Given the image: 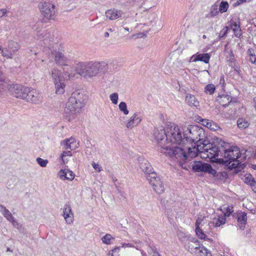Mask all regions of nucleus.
<instances>
[{
    "mask_svg": "<svg viewBox=\"0 0 256 256\" xmlns=\"http://www.w3.org/2000/svg\"><path fill=\"white\" fill-rule=\"evenodd\" d=\"M200 242L196 238H191L188 240L185 246L186 248L191 253L196 254L200 246Z\"/></svg>",
    "mask_w": 256,
    "mask_h": 256,
    "instance_id": "obj_19",
    "label": "nucleus"
},
{
    "mask_svg": "<svg viewBox=\"0 0 256 256\" xmlns=\"http://www.w3.org/2000/svg\"><path fill=\"white\" fill-rule=\"evenodd\" d=\"M206 217L204 216H202V215L198 216L195 224V231L197 236L199 238L204 240H209L210 239L207 237L204 230L201 228V227L206 223L204 221Z\"/></svg>",
    "mask_w": 256,
    "mask_h": 256,
    "instance_id": "obj_14",
    "label": "nucleus"
},
{
    "mask_svg": "<svg viewBox=\"0 0 256 256\" xmlns=\"http://www.w3.org/2000/svg\"><path fill=\"white\" fill-rule=\"evenodd\" d=\"M202 124L207 127L208 128L213 130H216L218 129L219 126L218 125L214 122L210 121L208 120H202Z\"/></svg>",
    "mask_w": 256,
    "mask_h": 256,
    "instance_id": "obj_29",
    "label": "nucleus"
},
{
    "mask_svg": "<svg viewBox=\"0 0 256 256\" xmlns=\"http://www.w3.org/2000/svg\"><path fill=\"white\" fill-rule=\"evenodd\" d=\"M122 30H124L126 32H127V34H128L130 32V29L128 28L124 27V26H122L120 30V32H122Z\"/></svg>",
    "mask_w": 256,
    "mask_h": 256,
    "instance_id": "obj_54",
    "label": "nucleus"
},
{
    "mask_svg": "<svg viewBox=\"0 0 256 256\" xmlns=\"http://www.w3.org/2000/svg\"><path fill=\"white\" fill-rule=\"evenodd\" d=\"M120 250V247H116L114 249H113L112 252H109V255H111V256H114L113 254L114 252H118Z\"/></svg>",
    "mask_w": 256,
    "mask_h": 256,
    "instance_id": "obj_52",
    "label": "nucleus"
},
{
    "mask_svg": "<svg viewBox=\"0 0 256 256\" xmlns=\"http://www.w3.org/2000/svg\"><path fill=\"white\" fill-rule=\"evenodd\" d=\"M248 52H250V50H248ZM250 62L252 64H254L256 62V56L254 54H252L251 53H250Z\"/></svg>",
    "mask_w": 256,
    "mask_h": 256,
    "instance_id": "obj_51",
    "label": "nucleus"
},
{
    "mask_svg": "<svg viewBox=\"0 0 256 256\" xmlns=\"http://www.w3.org/2000/svg\"><path fill=\"white\" fill-rule=\"evenodd\" d=\"M126 246H129V247H130L132 246L131 245L129 244H122V248H126Z\"/></svg>",
    "mask_w": 256,
    "mask_h": 256,
    "instance_id": "obj_55",
    "label": "nucleus"
},
{
    "mask_svg": "<svg viewBox=\"0 0 256 256\" xmlns=\"http://www.w3.org/2000/svg\"><path fill=\"white\" fill-rule=\"evenodd\" d=\"M108 70V64L104 61L79 62L76 68L78 75L88 78H92L98 74H105Z\"/></svg>",
    "mask_w": 256,
    "mask_h": 256,
    "instance_id": "obj_4",
    "label": "nucleus"
},
{
    "mask_svg": "<svg viewBox=\"0 0 256 256\" xmlns=\"http://www.w3.org/2000/svg\"><path fill=\"white\" fill-rule=\"evenodd\" d=\"M202 142L199 141L194 144V147H190V145H186L185 148L180 147L170 148L168 146H162V152L168 156L171 159L178 162L181 166L184 167L183 164L187 162L189 158H193L196 156L198 154L201 157L202 154Z\"/></svg>",
    "mask_w": 256,
    "mask_h": 256,
    "instance_id": "obj_1",
    "label": "nucleus"
},
{
    "mask_svg": "<svg viewBox=\"0 0 256 256\" xmlns=\"http://www.w3.org/2000/svg\"><path fill=\"white\" fill-rule=\"evenodd\" d=\"M63 216L68 224H72L74 222V216L69 203L65 204L63 208Z\"/></svg>",
    "mask_w": 256,
    "mask_h": 256,
    "instance_id": "obj_20",
    "label": "nucleus"
},
{
    "mask_svg": "<svg viewBox=\"0 0 256 256\" xmlns=\"http://www.w3.org/2000/svg\"><path fill=\"white\" fill-rule=\"evenodd\" d=\"M38 8L46 19H54L56 14V8L54 4L50 2H42L39 4Z\"/></svg>",
    "mask_w": 256,
    "mask_h": 256,
    "instance_id": "obj_10",
    "label": "nucleus"
},
{
    "mask_svg": "<svg viewBox=\"0 0 256 256\" xmlns=\"http://www.w3.org/2000/svg\"><path fill=\"white\" fill-rule=\"evenodd\" d=\"M6 251L7 252H12V250H11L10 248H8L7 250H6Z\"/></svg>",
    "mask_w": 256,
    "mask_h": 256,
    "instance_id": "obj_63",
    "label": "nucleus"
},
{
    "mask_svg": "<svg viewBox=\"0 0 256 256\" xmlns=\"http://www.w3.org/2000/svg\"><path fill=\"white\" fill-rule=\"evenodd\" d=\"M107 18L110 20H114L122 16V12L120 10H109L106 12Z\"/></svg>",
    "mask_w": 256,
    "mask_h": 256,
    "instance_id": "obj_26",
    "label": "nucleus"
},
{
    "mask_svg": "<svg viewBox=\"0 0 256 256\" xmlns=\"http://www.w3.org/2000/svg\"><path fill=\"white\" fill-rule=\"evenodd\" d=\"M166 146L170 148H176L173 146L172 144H182V145L183 138L182 136L181 131L178 126L173 124L167 127Z\"/></svg>",
    "mask_w": 256,
    "mask_h": 256,
    "instance_id": "obj_8",
    "label": "nucleus"
},
{
    "mask_svg": "<svg viewBox=\"0 0 256 256\" xmlns=\"http://www.w3.org/2000/svg\"><path fill=\"white\" fill-rule=\"evenodd\" d=\"M28 91V96L24 99L28 102L34 104H39L42 102V96L37 90L29 88Z\"/></svg>",
    "mask_w": 256,
    "mask_h": 256,
    "instance_id": "obj_16",
    "label": "nucleus"
},
{
    "mask_svg": "<svg viewBox=\"0 0 256 256\" xmlns=\"http://www.w3.org/2000/svg\"><path fill=\"white\" fill-rule=\"evenodd\" d=\"M226 223V218L224 216H218L217 218H214L212 221L208 222V226L210 228L213 227H218Z\"/></svg>",
    "mask_w": 256,
    "mask_h": 256,
    "instance_id": "obj_24",
    "label": "nucleus"
},
{
    "mask_svg": "<svg viewBox=\"0 0 256 256\" xmlns=\"http://www.w3.org/2000/svg\"><path fill=\"white\" fill-rule=\"evenodd\" d=\"M36 162L42 167H46L48 164V160H44L40 158H38L36 159Z\"/></svg>",
    "mask_w": 256,
    "mask_h": 256,
    "instance_id": "obj_46",
    "label": "nucleus"
},
{
    "mask_svg": "<svg viewBox=\"0 0 256 256\" xmlns=\"http://www.w3.org/2000/svg\"><path fill=\"white\" fill-rule=\"evenodd\" d=\"M72 150H68L64 151L60 154L62 160L64 164H66L68 162V160L66 158V156H72Z\"/></svg>",
    "mask_w": 256,
    "mask_h": 256,
    "instance_id": "obj_39",
    "label": "nucleus"
},
{
    "mask_svg": "<svg viewBox=\"0 0 256 256\" xmlns=\"http://www.w3.org/2000/svg\"><path fill=\"white\" fill-rule=\"evenodd\" d=\"M0 208H1L0 211L2 214L8 221L12 220L13 216L12 214L6 207L2 205H0Z\"/></svg>",
    "mask_w": 256,
    "mask_h": 256,
    "instance_id": "obj_32",
    "label": "nucleus"
},
{
    "mask_svg": "<svg viewBox=\"0 0 256 256\" xmlns=\"http://www.w3.org/2000/svg\"><path fill=\"white\" fill-rule=\"evenodd\" d=\"M61 144L64 146V150H74L78 148V144L76 142L75 138L72 137L64 140Z\"/></svg>",
    "mask_w": 256,
    "mask_h": 256,
    "instance_id": "obj_21",
    "label": "nucleus"
},
{
    "mask_svg": "<svg viewBox=\"0 0 256 256\" xmlns=\"http://www.w3.org/2000/svg\"><path fill=\"white\" fill-rule=\"evenodd\" d=\"M6 12L7 10L6 8L0 9V18H2Z\"/></svg>",
    "mask_w": 256,
    "mask_h": 256,
    "instance_id": "obj_53",
    "label": "nucleus"
},
{
    "mask_svg": "<svg viewBox=\"0 0 256 256\" xmlns=\"http://www.w3.org/2000/svg\"><path fill=\"white\" fill-rule=\"evenodd\" d=\"M210 56L209 54H194L190 58V60L192 62H196L200 61L204 62L205 64H208L210 62Z\"/></svg>",
    "mask_w": 256,
    "mask_h": 256,
    "instance_id": "obj_22",
    "label": "nucleus"
},
{
    "mask_svg": "<svg viewBox=\"0 0 256 256\" xmlns=\"http://www.w3.org/2000/svg\"><path fill=\"white\" fill-rule=\"evenodd\" d=\"M10 222H12V224L16 228H18L20 226L18 222L14 219V218L13 217L12 220H9Z\"/></svg>",
    "mask_w": 256,
    "mask_h": 256,
    "instance_id": "obj_50",
    "label": "nucleus"
},
{
    "mask_svg": "<svg viewBox=\"0 0 256 256\" xmlns=\"http://www.w3.org/2000/svg\"><path fill=\"white\" fill-rule=\"evenodd\" d=\"M252 168L256 170V164H252Z\"/></svg>",
    "mask_w": 256,
    "mask_h": 256,
    "instance_id": "obj_59",
    "label": "nucleus"
},
{
    "mask_svg": "<svg viewBox=\"0 0 256 256\" xmlns=\"http://www.w3.org/2000/svg\"><path fill=\"white\" fill-rule=\"evenodd\" d=\"M224 151V163L230 169L236 168L240 164L237 160L241 154L239 148L236 146H231Z\"/></svg>",
    "mask_w": 256,
    "mask_h": 256,
    "instance_id": "obj_6",
    "label": "nucleus"
},
{
    "mask_svg": "<svg viewBox=\"0 0 256 256\" xmlns=\"http://www.w3.org/2000/svg\"><path fill=\"white\" fill-rule=\"evenodd\" d=\"M76 72H70V70H68L66 71H64V74L66 76V80H70L72 78H76V74H78L76 71L75 70Z\"/></svg>",
    "mask_w": 256,
    "mask_h": 256,
    "instance_id": "obj_40",
    "label": "nucleus"
},
{
    "mask_svg": "<svg viewBox=\"0 0 256 256\" xmlns=\"http://www.w3.org/2000/svg\"><path fill=\"white\" fill-rule=\"evenodd\" d=\"M183 131L182 145H190L192 142H202L204 130L196 125L185 124L182 127Z\"/></svg>",
    "mask_w": 256,
    "mask_h": 256,
    "instance_id": "obj_5",
    "label": "nucleus"
},
{
    "mask_svg": "<svg viewBox=\"0 0 256 256\" xmlns=\"http://www.w3.org/2000/svg\"><path fill=\"white\" fill-rule=\"evenodd\" d=\"M110 98L113 104H118V93L114 92L110 94Z\"/></svg>",
    "mask_w": 256,
    "mask_h": 256,
    "instance_id": "obj_45",
    "label": "nucleus"
},
{
    "mask_svg": "<svg viewBox=\"0 0 256 256\" xmlns=\"http://www.w3.org/2000/svg\"><path fill=\"white\" fill-rule=\"evenodd\" d=\"M228 8V4L226 2H222L219 8V11L221 13L226 12Z\"/></svg>",
    "mask_w": 256,
    "mask_h": 256,
    "instance_id": "obj_44",
    "label": "nucleus"
},
{
    "mask_svg": "<svg viewBox=\"0 0 256 256\" xmlns=\"http://www.w3.org/2000/svg\"><path fill=\"white\" fill-rule=\"evenodd\" d=\"M146 179L152 185L154 190L158 194H162L164 191V184L157 176L156 173H152L150 175L146 176Z\"/></svg>",
    "mask_w": 256,
    "mask_h": 256,
    "instance_id": "obj_11",
    "label": "nucleus"
},
{
    "mask_svg": "<svg viewBox=\"0 0 256 256\" xmlns=\"http://www.w3.org/2000/svg\"><path fill=\"white\" fill-rule=\"evenodd\" d=\"M115 238L111 234H107L102 238V242L106 244H110L112 243V240H114Z\"/></svg>",
    "mask_w": 256,
    "mask_h": 256,
    "instance_id": "obj_36",
    "label": "nucleus"
},
{
    "mask_svg": "<svg viewBox=\"0 0 256 256\" xmlns=\"http://www.w3.org/2000/svg\"><path fill=\"white\" fill-rule=\"evenodd\" d=\"M192 167V170L196 172H208L212 175L216 174V170L213 169L210 164L200 161L193 162Z\"/></svg>",
    "mask_w": 256,
    "mask_h": 256,
    "instance_id": "obj_13",
    "label": "nucleus"
},
{
    "mask_svg": "<svg viewBox=\"0 0 256 256\" xmlns=\"http://www.w3.org/2000/svg\"><path fill=\"white\" fill-rule=\"evenodd\" d=\"M104 37H106V38H108V36H109V33H108V32H106L104 33Z\"/></svg>",
    "mask_w": 256,
    "mask_h": 256,
    "instance_id": "obj_58",
    "label": "nucleus"
},
{
    "mask_svg": "<svg viewBox=\"0 0 256 256\" xmlns=\"http://www.w3.org/2000/svg\"><path fill=\"white\" fill-rule=\"evenodd\" d=\"M8 45L9 46V48H10L14 54L16 51L18 50L20 48V46L18 44L15 42H10Z\"/></svg>",
    "mask_w": 256,
    "mask_h": 256,
    "instance_id": "obj_43",
    "label": "nucleus"
},
{
    "mask_svg": "<svg viewBox=\"0 0 256 256\" xmlns=\"http://www.w3.org/2000/svg\"><path fill=\"white\" fill-rule=\"evenodd\" d=\"M224 216H229L230 214L233 212V207L232 206H224L222 208Z\"/></svg>",
    "mask_w": 256,
    "mask_h": 256,
    "instance_id": "obj_41",
    "label": "nucleus"
},
{
    "mask_svg": "<svg viewBox=\"0 0 256 256\" xmlns=\"http://www.w3.org/2000/svg\"><path fill=\"white\" fill-rule=\"evenodd\" d=\"M230 55L231 56H233L232 52L231 50H230Z\"/></svg>",
    "mask_w": 256,
    "mask_h": 256,
    "instance_id": "obj_62",
    "label": "nucleus"
},
{
    "mask_svg": "<svg viewBox=\"0 0 256 256\" xmlns=\"http://www.w3.org/2000/svg\"><path fill=\"white\" fill-rule=\"evenodd\" d=\"M37 38L38 39L44 40L45 46L48 48L50 51L57 64L60 66H67L66 58L59 50L60 44L58 42V40L53 30L38 32Z\"/></svg>",
    "mask_w": 256,
    "mask_h": 256,
    "instance_id": "obj_2",
    "label": "nucleus"
},
{
    "mask_svg": "<svg viewBox=\"0 0 256 256\" xmlns=\"http://www.w3.org/2000/svg\"><path fill=\"white\" fill-rule=\"evenodd\" d=\"M92 167L94 168L97 170L98 172H100L102 170V167L98 164H96L95 162H92Z\"/></svg>",
    "mask_w": 256,
    "mask_h": 256,
    "instance_id": "obj_48",
    "label": "nucleus"
},
{
    "mask_svg": "<svg viewBox=\"0 0 256 256\" xmlns=\"http://www.w3.org/2000/svg\"><path fill=\"white\" fill-rule=\"evenodd\" d=\"M187 104L190 106L198 107L199 106V102L195 96L191 94H187L186 97Z\"/></svg>",
    "mask_w": 256,
    "mask_h": 256,
    "instance_id": "obj_28",
    "label": "nucleus"
},
{
    "mask_svg": "<svg viewBox=\"0 0 256 256\" xmlns=\"http://www.w3.org/2000/svg\"><path fill=\"white\" fill-rule=\"evenodd\" d=\"M244 181L246 184L250 185L253 190L256 192V180L250 174H246L244 176Z\"/></svg>",
    "mask_w": 256,
    "mask_h": 256,
    "instance_id": "obj_27",
    "label": "nucleus"
},
{
    "mask_svg": "<svg viewBox=\"0 0 256 256\" xmlns=\"http://www.w3.org/2000/svg\"><path fill=\"white\" fill-rule=\"evenodd\" d=\"M220 84H224V76H222L220 78Z\"/></svg>",
    "mask_w": 256,
    "mask_h": 256,
    "instance_id": "obj_56",
    "label": "nucleus"
},
{
    "mask_svg": "<svg viewBox=\"0 0 256 256\" xmlns=\"http://www.w3.org/2000/svg\"><path fill=\"white\" fill-rule=\"evenodd\" d=\"M50 76L52 80L55 88V93L57 95H62L66 92V84L60 70L58 68H53L50 72Z\"/></svg>",
    "mask_w": 256,
    "mask_h": 256,
    "instance_id": "obj_7",
    "label": "nucleus"
},
{
    "mask_svg": "<svg viewBox=\"0 0 256 256\" xmlns=\"http://www.w3.org/2000/svg\"><path fill=\"white\" fill-rule=\"evenodd\" d=\"M228 30V26H224L220 32L219 34V38H222L226 35Z\"/></svg>",
    "mask_w": 256,
    "mask_h": 256,
    "instance_id": "obj_47",
    "label": "nucleus"
},
{
    "mask_svg": "<svg viewBox=\"0 0 256 256\" xmlns=\"http://www.w3.org/2000/svg\"><path fill=\"white\" fill-rule=\"evenodd\" d=\"M204 230H205V232H208L210 228H206V227L204 228Z\"/></svg>",
    "mask_w": 256,
    "mask_h": 256,
    "instance_id": "obj_60",
    "label": "nucleus"
},
{
    "mask_svg": "<svg viewBox=\"0 0 256 256\" xmlns=\"http://www.w3.org/2000/svg\"><path fill=\"white\" fill-rule=\"evenodd\" d=\"M216 90L215 86L212 84H207L204 88V92L208 94L212 95Z\"/></svg>",
    "mask_w": 256,
    "mask_h": 256,
    "instance_id": "obj_35",
    "label": "nucleus"
},
{
    "mask_svg": "<svg viewBox=\"0 0 256 256\" xmlns=\"http://www.w3.org/2000/svg\"><path fill=\"white\" fill-rule=\"evenodd\" d=\"M86 96L82 91L78 90L73 92L64 110V116L66 118L68 121L74 119L84 106Z\"/></svg>",
    "mask_w": 256,
    "mask_h": 256,
    "instance_id": "obj_3",
    "label": "nucleus"
},
{
    "mask_svg": "<svg viewBox=\"0 0 256 256\" xmlns=\"http://www.w3.org/2000/svg\"><path fill=\"white\" fill-rule=\"evenodd\" d=\"M231 28L232 29L236 36L240 38L242 36L240 22L237 24L235 22H232Z\"/></svg>",
    "mask_w": 256,
    "mask_h": 256,
    "instance_id": "obj_30",
    "label": "nucleus"
},
{
    "mask_svg": "<svg viewBox=\"0 0 256 256\" xmlns=\"http://www.w3.org/2000/svg\"><path fill=\"white\" fill-rule=\"evenodd\" d=\"M138 162L140 168L146 174V176L154 173L151 164L146 159L140 156L138 158Z\"/></svg>",
    "mask_w": 256,
    "mask_h": 256,
    "instance_id": "obj_18",
    "label": "nucleus"
},
{
    "mask_svg": "<svg viewBox=\"0 0 256 256\" xmlns=\"http://www.w3.org/2000/svg\"><path fill=\"white\" fill-rule=\"evenodd\" d=\"M112 181H113L114 182H116V181H117V180H116V178H112Z\"/></svg>",
    "mask_w": 256,
    "mask_h": 256,
    "instance_id": "obj_61",
    "label": "nucleus"
},
{
    "mask_svg": "<svg viewBox=\"0 0 256 256\" xmlns=\"http://www.w3.org/2000/svg\"><path fill=\"white\" fill-rule=\"evenodd\" d=\"M143 117L142 114L139 112H136L129 118L126 124V127L128 129H132L140 124Z\"/></svg>",
    "mask_w": 256,
    "mask_h": 256,
    "instance_id": "obj_17",
    "label": "nucleus"
},
{
    "mask_svg": "<svg viewBox=\"0 0 256 256\" xmlns=\"http://www.w3.org/2000/svg\"><path fill=\"white\" fill-rule=\"evenodd\" d=\"M202 154L201 158L205 159L208 158L211 160L214 161V158L218 155V148L212 144L210 143L206 140L202 142Z\"/></svg>",
    "mask_w": 256,
    "mask_h": 256,
    "instance_id": "obj_9",
    "label": "nucleus"
},
{
    "mask_svg": "<svg viewBox=\"0 0 256 256\" xmlns=\"http://www.w3.org/2000/svg\"><path fill=\"white\" fill-rule=\"evenodd\" d=\"M58 176L60 180H72L74 178V174L71 170H60L58 172Z\"/></svg>",
    "mask_w": 256,
    "mask_h": 256,
    "instance_id": "obj_23",
    "label": "nucleus"
},
{
    "mask_svg": "<svg viewBox=\"0 0 256 256\" xmlns=\"http://www.w3.org/2000/svg\"><path fill=\"white\" fill-rule=\"evenodd\" d=\"M166 134L167 128H166V130H165L164 128H163L162 127L160 128L155 129L154 134V138L159 144V146L160 147V152L164 154L165 153L162 152V146H166L167 145L166 142V140L164 141V142H163V140H164V138H166Z\"/></svg>",
    "mask_w": 256,
    "mask_h": 256,
    "instance_id": "obj_15",
    "label": "nucleus"
},
{
    "mask_svg": "<svg viewBox=\"0 0 256 256\" xmlns=\"http://www.w3.org/2000/svg\"><path fill=\"white\" fill-rule=\"evenodd\" d=\"M218 5L214 4L212 6L210 12L208 14V16L209 17H214L218 14Z\"/></svg>",
    "mask_w": 256,
    "mask_h": 256,
    "instance_id": "obj_42",
    "label": "nucleus"
},
{
    "mask_svg": "<svg viewBox=\"0 0 256 256\" xmlns=\"http://www.w3.org/2000/svg\"><path fill=\"white\" fill-rule=\"evenodd\" d=\"M247 220L246 214L244 212H239L238 214V222L241 224H245Z\"/></svg>",
    "mask_w": 256,
    "mask_h": 256,
    "instance_id": "obj_34",
    "label": "nucleus"
},
{
    "mask_svg": "<svg viewBox=\"0 0 256 256\" xmlns=\"http://www.w3.org/2000/svg\"><path fill=\"white\" fill-rule=\"evenodd\" d=\"M2 46H0V52H2Z\"/></svg>",
    "mask_w": 256,
    "mask_h": 256,
    "instance_id": "obj_64",
    "label": "nucleus"
},
{
    "mask_svg": "<svg viewBox=\"0 0 256 256\" xmlns=\"http://www.w3.org/2000/svg\"><path fill=\"white\" fill-rule=\"evenodd\" d=\"M231 97L228 94L219 95L216 98V101L223 107H226L232 101Z\"/></svg>",
    "mask_w": 256,
    "mask_h": 256,
    "instance_id": "obj_25",
    "label": "nucleus"
},
{
    "mask_svg": "<svg viewBox=\"0 0 256 256\" xmlns=\"http://www.w3.org/2000/svg\"><path fill=\"white\" fill-rule=\"evenodd\" d=\"M118 108L124 115H128L129 114V110L126 104L124 102H121L119 104Z\"/></svg>",
    "mask_w": 256,
    "mask_h": 256,
    "instance_id": "obj_38",
    "label": "nucleus"
},
{
    "mask_svg": "<svg viewBox=\"0 0 256 256\" xmlns=\"http://www.w3.org/2000/svg\"><path fill=\"white\" fill-rule=\"evenodd\" d=\"M11 94L16 98L24 100L28 92L29 88L18 84L10 85L8 88Z\"/></svg>",
    "mask_w": 256,
    "mask_h": 256,
    "instance_id": "obj_12",
    "label": "nucleus"
},
{
    "mask_svg": "<svg viewBox=\"0 0 256 256\" xmlns=\"http://www.w3.org/2000/svg\"><path fill=\"white\" fill-rule=\"evenodd\" d=\"M198 252L196 254H198V256H212L210 252L204 246H200Z\"/></svg>",
    "mask_w": 256,
    "mask_h": 256,
    "instance_id": "obj_33",
    "label": "nucleus"
},
{
    "mask_svg": "<svg viewBox=\"0 0 256 256\" xmlns=\"http://www.w3.org/2000/svg\"><path fill=\"white\" fill-rule=\"evenodd\" d=\"M152 256H161L160 254L157 252H154Z\"/></svg>",
    "mask_w": 256,
    "mask_h": 256,
    "instance_id": "obj_57",
    "label": "nucleus"
},
{
    "mask_svg": "<svg viewBox=\"0 0 256 256\" xmlns=\"http://www.w3.org/2000/svg\"><path fill=\"white\" fill-rule=\"evenodd\" d=\"M2 55L8 59H12L13 58L14 53L10 48H9L8 45V47L2 48Z\"/></svg>",
    "mask_w": 256,
    "mask_h": 256,
    "instance_id": "obj_31",
    "label": "nucleus"
},
{
    "mask_svg": "<svg viewBox=\"0 0 256 256\" xmlns=\"http://www.w3.org/2000/svg\"><path fill=\"white\" fill-rule=\"evenodd\" d=\"M238 127L241 129H244L248 128L250 124L249 122L244 118H239L237 122Z\"/></svg>",
    "mask_w": 256,
    "mask_h": 256,
    "instance_id": "obj_37",
    "label": "nucleus"
},
{
    "mask_svg": "<svg viewBox=\"0 0 256 256\" xmlns=\"http://www.w3.org/2000/svg\"><path fill=\"white\" fill-rule=\"evenodd\" d=\"M252 0H237V1L233 4L234 6H236L244 2H250Z\"/></svg>",
    "mask_w": 256,
    "mask_h": 256,
    "instance_id": "obj_49",
    "label": "nucleus"
}]
</instances>
